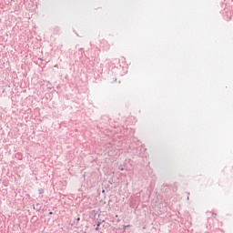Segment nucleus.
Returning a JSON list of instances; mask_svg holds the SVG:
<instances>
[{
	"label": "nucleus",
	"mask_w": 233,
	"mask_h": 233,
	"mask_svg": "<svg viewBox=\"0 0 233 233\" xmlns=\"http://www.w3.org/2000/svg\"><path fill=\"white\" fill-rule=\"evenodd\" d=\"M96 230H99V223L97 224V227L96 228Z\"/></svg>",
	"instance_id": "1"
},
{
	"label": "nucleus",
	"mask_w": 233,
	"mask_h": 233,
	"mask_svg": "<svg viewBox=\"0 0 233 233\" xmlns=\"http://www.w3.org/2000/svg\"><path fill=\"white\" fill-rule=\"evenodd\" d=\"M123 229H124V230H127V226H124V227H123Z\"/></svg>",
	"instance_id": "2"
},
{
	"label": "nucleus",
	"mask_w": 233,
	"mask_h": 233,
	"mask_svg": "<svg viewBox=\"0 0 233 233\" xmlns=\"http://www.w3.org/2000/svg\"><path fill=\"white\" fill-rule=\"evenodd\" d=\"M80 219H81V218H77V221H80Z\"/></svg>",
	"instance_id": "3"
}]
</instances>
